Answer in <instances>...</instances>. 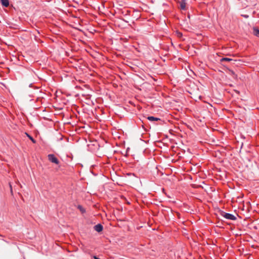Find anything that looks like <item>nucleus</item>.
<instances>
[{
  "label": "nucleus",
  "mask_w": 259,
  "mask_h": 259,
  "mask_svg": "<svg viewBox=\"0 0 259 259\" xmlns=\"http://www.w3.org/2000/svg\"><path fill=\"white\" fill-rule=\"evenodd\" d=\"M243 16L246 18H248V15H243Z\"/></svg>",
  "instance_id": "nucleus-14"
},
{
  "label": "nucleus",
  "mask_w": 259,
  "mask_h": 259,
  "mask_svg": "<svg viewBox=\"0 0 259 259\" xmlns=\"http://www.w3.org/2000/svg\"><path fill=\"white\" fill-rule=\"evenodd\" d=\"M9 185H10V188H11V193H12V185H11V183H9Z\"/></svg>",
  "instance_id": "nucleus-13"
},
{
  "label": "nucleus",
  "mask_w": 259,
  "mask_h": 259,
  "mask_svg": "<svg viewBox=\"0 0 259 259\" xmlns=\"http://www.w3.org/2000/svg\"><path fill=\"white\" fill-rule=\"evenodd\" d=\"M94 258L95 259H100V258H99L97 257L96 256H94Z\"/></svg>",
  "instance_id": "nucleus-15"
},
{
  "label": "nucleus",
  "mask_w": 259,
  "mask_h": 259,
  "mask_svg": "<svg viewBox=\"0 0 259 259\" xmlns=\"http://www.w3.org/2000/svg\"><path fill=\"white\" fill-rule=\"evenodd\" d=\"M2 5L5 7H8L9 6V0H0Z\"/></svg>",
  "instance_id": "nucleus-6"
},
{
  "label": "nucleus",
  "mask_w": 259,
  "mask_h": 259,
  "mask_svg": "<svg viewBox=\"0 0 259 259\" xmlns=\"http://www.w3.org/2000/svg\"><path fill=\"white\" fill-rule=\"evenodd\" d=\"M49 160L52 163L58 164L59 163V160L53 154H49L48 156Z\"/></svg>",
  "instance_id": "nucleus-1"
},
{
  "label": "nucleus",
  "mask_w": 259,
  "mask_h": 259,
  "mask_svg": "<svg viewBox=\"0 0 259 259\" xmlns=\"http://www.w3.org/2000/svg\"><path fill=\"white\" fill-rule=\"evenodd\" d=\"M224 217L228 220H235L236 218L233 214L228 213H224Z\"/></svg>",
  "instance_id": "nucleus-2"
},
{
  "label": "nucleus",
  "mask_w": 259,
  "mask_h": 259,
  "mask_svg": "<svg viewBox=\"0 0 259 259\" xmlns=\"http://www.w3.org/2000/svg\"><path fill=\"white\" fill-rule=\"evenodd\" d=\"M225 61H227V62H235V60H233L231 58H227V57H224V58H222L220 60V62L223 63ZM223 65L225 66V65L224 64H222Z\"/></svg>",
  "instance_id": "nucleus-3"
},
{
  "label": "nucleus",
  "mask_w": 259,
  "mask_h": 259,
  "mask_svg": "<svg viewBox=\"0 0 259 259\" xmlns=\"http://www.w3.org/2000/svg\"><path fill=\"white\" fill-rule=\"evenodd\" d=\"M192 185L194 188H198V187H202L201 185H198V184H193Z\"/></svg>",
  "instance_id": "nucleus-10"
},
{
  "label": "nucleus",
  "mask_w": 259,
  "mask_h": 259,
  "mask_svg": "<svg viewBox=\"0 0 259 259\" xmlns=\"http://www.w3.org/2000/svg\"><path fill=\"white\" fill-rule=\"evenodd\" d=\"M186 0H181L180 2V7L183 10H186Z\"/></svg>",
  "instance_id": "nucleus-5"
},
{
  "label": "nucleus",
  "mask_w": 259,
  "mask_h": 259,
  "mask_svg": "<svg viewBox=\"0 0 259 259\" xmlns=\"http://www.w3.org/2000/svg\"><path fill=\"white\" fill-rule=\"evenodd\" d=\"M147 119L151 121L160 120V118L152 116H148Z\"/></svg>",
  "instance_id": "nucleus-7"
},
{
  "label": "nucleus",
  "mask_w": 259,
  "mask_h": 259,
  "mask_svg": "<svg viewBox=\"0 0 259 259\" xmlns=\"http://www.w3.org/2000/svg\"><path fill=\"white\" fill-rule=\"evenodd\" d=\"M179 36H182V33L180 32L179 33Z\"/></svg>",
  "instance_id": "nucleus-16"
},
{
  "label": "nucleus",
  "mask_w": 259,
  "mask_h": 259,
  "mask_svg": "<svg viewBox=\"0 0 259 259\" xmlns=\"http://www.w3.org/2000/svg\"><path fill=\"white\" fill-rule=\"evenodd\" d=\"M27 137L29 138V139L33 143H35L36 142V141L33 138V137L32 136H31L30 135H29V134H26Z\"/></svg>",
  "instance_id": "nucleus-9"
},
{
  "label": "nucleus",
  "mask_w": 259,
  "mask_h": 259,
  "mask_svg": "<svg viewBox=\"0 0 259 259\" xmlns=\"http://www.w3.org/2000/svg\"><path fill=\"white\" fill-rule=\"evenodd\" d=\"M231 74L233 75H236L235 72L233 70H230Z\"/></svg>",
  "instance_id": "nucleus-12"
},
{
  "label": "nucleus",
  "mask_w": 259,
  "mask_h": 259,
  "mask_svg": "<svg viewBox=\"0 0 259 259\" xmlns=\"http://www.w3.org/2000/svg\"><path fill=\"white\" fill-rule=\"evenodd\" d=\"M78 208L79 209V210H80L82 213H83V212L85 211L84 209H83V208L81 206H80V205H78Z\"/></svg>",
  "instance_id": "nucleus-11"
},
{
  "label": "nucleus",
  "mask_w": 259,
  "mask_h": 259,
  "mask_svg": "<svg viewBox=\"0 0 259 259\" xmlns=\"http://www.w3.org/2000/svg\"><path fill=\"white\" fill-rule=\"evenodd\" d=\"M253 33L255 36L259 37V29L256 27H253Z\"/></svg>",
  "instance_id": "nucleus-8"
},
{
  "label": "nucleus",
  "mask_w": 259,
  "mask_h": 259,
  "mask_svg": "<svg viewBox=\"0 0 259 259\" xmlns=\"http://www.w3.org/2000/svg\"><path fill=\"white\" fill-rule=\"evenodd\" d=\"M94 229L97 232H100L102 231L103 226H102V225L98 224L96 225V226H95Z\"/></svg>",
  "instance_id": "nucleus-4"
}]
</instances>
